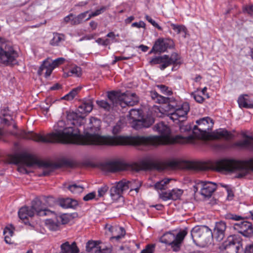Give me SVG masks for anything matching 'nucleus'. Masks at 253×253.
Wrapping results in <instances>:
<instances>
[{
  "mask_svg": "<svg viewBox=\"0 0 253 253\" xmlns=\"http://www.w3.org/2000/svg\"><path fill=\"white\" fill-rule=\"evenodd\" d=\"M65 61L64 58H58L55 59L52 62L50 63V65L53 68H55L56 67L58 66L59 65L62 64L64 61Z\"/></svg>",
  "mask_w": 253,
  "mask_h": 253,
  "instance_id": "49530a36",
  "label": "nucleus"
},
{
  "mask_svg": "<svg viewBox=\"0 0 253 253\" xmlns=\"http://www.w3.org/2000/svg\"><path fill=\"white\" fill-rule=\"evenodd\" d=\"M159 198L163 201H167L171 200V197L170 190L167 191L163 190L162 191H158Z\"/></svg>",
  "mask_w": 253,
  "mask_h": 253,
  "instance_id": "e433bc0d",
  "label": "nucleus"
},
{
  "mask_svg": "<svg viewBox=\"0 0 253 253\" xmlns=\"http://www.w3.org/2000/svg\"><path fill=\"white\" fill-rule=\"evenodd\" d=\"M53 129V132L48 133L46 136L25 131H22L20 135L24 139H32L38 142L76 144L77 133L79 130L67 126L64 121H59L54 126Z\"/></svg>",
  "mask_w": 253,
  "mask_h": 253,
  "instance_id": "f03ea898",
  "label": "nucleus"
},
{
  "mask_svg": "<svg viewBox=\"0 0 253 253\" xmlns=\"http://www.w3.org/2000/svg\"><path fill=\"white\" fill-rule=\"evenodd\" d=\"M105 228L112 234V236L110 238V240L112 242L115 241L119 242L126 235V230L122 227L106 224Z\"/></svg>",
  "mask_w": 253,
  "mask_h": 253,
  "instance_id": "6ab92c4d",
  "label": "nucleus"
},
{
  "mask_svg": "<svg viewBox=\"0 0 253 253\" xmlns=\"http://www.w3.org/2000/svg\"><path fill=\"white\" fill-rule=\"evenodd\" d=\"M101 169L109 172L121 171L139 172L141 170L182 169L194 172L214 171L218 172L227 171L239 172L245 174L244 171L250 169L253 170V159L246 161L232 159H222L213 163L211 161H190L171 160L162 162L157 160L143 161L139 164L126 163L121 161H112L102 164Z\"/></svg>",
  "mask_w": 253,
  "mask_h": 253,
  "instance_id": "f257e3e1",
  "label": "nucleus"
},
{
  "mask_svg": "<svg viewBox=\"0 0 253 253\" xmlns=\"http://www.w3.org/2000/svg\"><path fill=\"white\" fill-rule=\"evenodd\" d=\"M243 12L248 13L249 16L253 17V5L245 6L243 8Z\"/></svg>",
  "mask_w": 253,
  "mask_h": 253,
  "instance_id": "de8ad7c7",
  "label": "nucleus"
},
{
  "mask_svg": "<svg viewBox=\"0 0 253 253\" xmlns=\"http://www.w3.org/2000/svg\"><path fill=\"white\" fill-rule=\"evenodd\" d=\"M238 103L240 108H253V100L249 98L247 95L240 96L238 98Z\"/></svg>",
  "mask_w": 253,
  "mask_h": 253,
  "instance_id": "a878e982",
  "label": "nucleus"
},
{
  "mask_svg": "<svg viewBox=\"0 0 253 253\" xmlns=\"http://www.w3.org/2000/svg\"><path fill=\"white\" fill-rule=\"evenodd\" d=\"M141 112L138 110L132 109L129 112V116L131 126L136 130L150 127L154 123V119L152 117H141Z\"/></svg>",
  "mask_w": 253,
  "mask_h": 253,
  "instance_id": "ddd939ff",
  "label": "nucleus"
},
{
  "mask_svg": "<svg viewBox=\"0 0 253 253\" xmlns=\"http://www.w3.org/2000/svg\"><path fill=\"white\" fill-rule=\"evenodd\" d=\"M130 182L126 179H123L117 183L115 185L112 186L110 190V196L114 201H117L120 199L123 198L122 194L124 191L128 189Z\"/></svg>",
  "mask_w": 253,
  "mask_h": 253,
  "instance_id": "a211bd4d",
  "label": "nucleus"
},
{
  "mask_svg": "<svg viewBox=\"0 0 253 253\" xmlns=\"http://www.w3.org/2000/svg\"><path fill=\"white\" fill-rule=\"evenodd\" d=\"M68 189L73 193L77 194L82 192L83 191L84 187L77 184H73L69 185Z\"/></svg>",
  "mask_w": 253,
  "mask_h": 253,
  "instance_id": "4c0bfd02",
  "label": "nucleus"
},
{
  "mask_svg": "<svg viewBox=\"0 0 253 253\" xmlns=\"http://www.w3.org/2000/svg\"><path fill=\"white\" fill-rule=\"evenodd\" d=\"M213 136L215 139L224 138L226 139H231L233 135L226 129H219L213 133Z\"/></svg>",
  "mask_w": 253,
  "mask_h": 253,
  "instance_id": "2f4dec72",
  "label": "nucleus"
},
{
  "mask_svg": "<svg viewBox=\"0 0 253 253\" xmlns=\"http://www.w3.org/2000/svg\"><path fill=\"white\" fill-rule=\"evenodd\" d=\"M14 230V227L12 225L6 227L3 230V235L4 236V241L7 244H11L13 243L11 237L13 235Z\"/></svg>",
  "mask_w": 253,
  "mask_h": 253,
  "instance_id": "c756f323",
  "label": "nucleus"
},
{
  "mask_svg": "<svg viewBox=\"0 0 253 253\" xmlns=\"http://www.w3.org/2000/svg\"><path fill=\"white\" fill-rule=\"evenodd\" d=\"M18 52L14 49L9 42L0 43V64L11 65L17 63Z\"/></svg>",
  "mask_w": 253,
  "mask_h": 253,
  "instance_id": "9b49d317",
  "label": "nucleus"
},
{
  "mask_svg": "<svg viewBox=\"0 0 253 253\" xmlns=\"http://www.w3.org/2000/svg\"><path fill=\"white\" fill-rule=\"evenodd\" d=\"M95 253H112V249L109 247H102L100 246Z\"/></svg>",
  "mask_w": 253,
  "mask_h": 253,
  "instance_id": "3c124183",
  "label": "nucleus"
},
{
  "mask_svg": "<svg viewBox=\"0 0 253 253\" xmlns=\"http://www.w3.org/2000/svg\"><path fill=\"white\" fill-rule=\"evenodd\" d=\"M179 55L177 53L173 52L170 56L168 55L156 56L150 60L149 63L151 65L160 64V69L164 70L171 65L179 64Z\"/></svg>",
  "mask_w": 253,
  "mask_h": 253,
  "instance_id": "2eb2a0df",
  "label": "nucleus"
},
{
  "mask_svg": "<svg viewBox=\"0 0 253 253\" xmlns=\"http://www.w3.org/2000/svg\"><path fill=\"white\" fill-rule=\"evenodd\" d=\"M134 19V17L133 16H131L126 18L125 20L126 23H130Z\"/></svg>",
  "mask_w": 253,
  "mask_h": 253,
  "instance_id": "774afa93",
  "label": "nucleus"
},
{
  "mask_svg": "<svg viewBox=\"0 0 253 253\" xmlns=\"http://www.w3.org/2000/svg\"><path fill=\"white\" fill-rule=\"evenodd\" d=\"M191 236L195 243L203 246L211 244L213 239L211 230L206 225L194 227L191 231Z\"/></svg>",
  "mask_w": 253,
  "mask_h": 253,
  "instance_id": "9d476101",
  "label": "nucleus"
},
{
  "mask_svg": "<svg viewBox=\"0 0 253 253\" xmlns=\"http://www.w3.org/2000/svg\"><path fill=\"white\" fill-rule=\"evenodd\" d=\"M201 188L200 193L204 198L211 197L213 193L216 189L217 186L215 183L210 181H201Z\"/></svg>",
  "mask_w": 253,
  "mask_h": 253,
  "instance_id": "412c9836",
  "label": "nucleus"
},
{
  "mask_svg": "<svg viewBox=\"0 0 253 253\" xmlns=\"http://www.w3.org/2000/svg\"><path fill=\"white\" fill-rule=\"evenodd\" d=\"M93 107V100L85 99L79 106L76 112H67V119L75 126H81L85 122V116L92 110Z\"/></svg>",
  "mask_w": 253,
  "mask_h": 253,
  "instance_id": "6e6552de",
  "label": "nucleus"
},
{
  "mask_svg": "<svg viewBox=\"0 0 253 253\" xmlns=\"http://www.w3.org/2000/svg\"><path fill=\"white\" fill-rule=\"evenodd\" d=\"M96 42L99 44L106 46L109 43V40L108 39L103 40L102 38H98L96 40Z\"/></svg>",
  "mask_w": 253,
  "mask_h": 253,
  "instance_id": "864d4df0",
  "label": "nucleus"
},
{
  "mask_svg": "<svg viewBox=\"0 0 253 253\" xmlns=\"http://www.w3.org/2000/svg\"><path fill=\"white\" fill-rule=\"evenodd\" d=\"M65 40V36L63 34L54 33L53 38L50 41V44L52 46H59L60 43Z\"/></svg>",
  "mask_w": 253,
  "mask_h": 253,
  "instance_id": "473e14b6",
  "label": "nucleus"
},
{
  "mask_svg": "<svg viewBox=\"0 0 253 253\" xmlns=\"http://www.w3.org/2000/svg\"><path fill=\"white\" fill-rule=\"evenodd\" d=\"M116 93L118 95L117 97L118 106L122 108H125L126 106H134L139 102L138 97L135 93H130L128 91L121 93L116 91Z\"/></svg>",
  "mask_w": 253,
  "mask_h": 253,
  "instance_id": "dca6fc26",
  "label": "nucleus"
},
{
  "mask_svg": "<svg viewBox=\"0 0 253 253\" xmlns=\"http://www.w3.org/2000/svg\"><path fill=\"white\" fill-rule=\"evenodd\" d=\"M108 7L107 6H102L99 9L96 10L95 11L91 12L88 15V17L85 19V20H88L91 17L96 16L101 14L102 12L105 11Z\"/></svg>",
  "mask_w": 253,
  "mask_h": 253,
  "instance_id": "ea45409f",
  "label": "nucleus"
},
{
  "mask_svg": "<svg viewBox=\"0 0 253 253\" xmlns=\"http://www.w3.org/2000/svg\"><path fill=\"white\" fill-rule=\"evenodd\" d=\"M101 121L91 117L87 126L84 129V134L77 133L76 144L82 145H127V136H101L98 134L101 126Z\"/></svg>",
  "mask_w": 253,
  "mask_h": 253,
  "instance_id": "7ed1b4c3",
  "label": "nucleus"
},
{
  "mask_svg": "<svg viewBox=\"0 0 253 253\" xmlns=\"http://www.w3.org/2000/svg\"><path fill=\"white\" fill-rule=\"evenodd\" d=\"M173 180L174 179L172 178H166L159 180L156 182L154 184V188L158 191H159V190L160 191L165 190L167 188V184L169 183L170 181Z\"/></svg>",
  "mask_w": 253,
  "mask_h": 253,
  "instance_id": "7c9ffc66",
  "label": "nucleus"
},
{
  "mask_svg": "<svg viewBox=\"0 0 253 253\" xmlns=\"http://www.w3.org/2000/svg\"><path fill=\"white\" fill-rule=\"evenodd\" d=\"M153 207H155L157 210H162L164 208V206L162 204H157L156 205L152 206Z\"/></svg>",
  "mask_w": 253,
  "mask_h": 253,
  "instance_id": "338daca9",
  "label": "nucleus"
},
{
  "mask_svg": "<svg viewBox=\"0 0 253 253\" xmlns=\"http://www.w3.org/2000/svg\"><path fill=\"white\" fill-rule=\"evenodd\" d=\"M145 23L143 21H139V22H134L132 24L131 26L132 27H137L138 28H142L145 27Z\"/></svg>",
  "mask_w": 253,
  "mask_h": 253,
  "instance_id": "4d7b16f0",
  "label": "nucleus"
},
{
  "mask_svg": "<svg viewBox=\"0 0 253 253\" xmlns=\"http://www.w3.org/2000/svg\"><path fill=\"white\" fill-rule=\"evenodd\" d=\"M38 6L36 5L30 6L27 9L23 11L24 14V18L26 20L29 21L33 19L37 15Z\"/></svg>",
  "mask_w": 253,
  "mask_h": 253,
  "instance_id": "393cba45",
  "label": "nucleus"
},
{
  "mask_svg": "<svg viewBox=\"0 0 253 253\" xmlns=\"http://www.w3.org/2000/svg\"><path fill=\"white\" fill-rule=\"evenodd\" d=\"M88 12V11H86L79 14L77 16H75V17L72 18V19L71 20V24L78 25L84 21H86L85 19Z\"/></svg>",
  "mask_w": 253,
  "mask_h": 253,
  "instance_id": "72a5a7b5",
  "label": "nucleus"
},
{
  "mask_svg": "<svg viewBox=\"0 0 253 253\" xmlns=\"http://www.w3.org/2000/svg\"><path fill=\"white\" fill-rule=\"evenodd\" d=\"M101 242L100 241H88L85 246L86 251L88 253H95L98 250Z\"/></svg>",
  "mask_w": 253,
  "mask_h": 253,
  "instance_id": "c85d7f7f",
  "label": "nucleus"
},
{
  "mask_svg": "<svg viewBox=\"0 0 253 253\" xmlns=\"http://www.w3.org/2000/svg\"><path fill=\"white\" fill-rule=\"evenodd\" d=\"M222 187H224L227 193V199L229 201L232 200L234 197V193L233 190V187L230 185H227L223 183H219Z\"/></svg>",
  "mask_w": 253,
  "mask_h": 253,
  "instance_id": "c9c22d12",
  "label": "nucleus"
},
{
  "mask_svg": "<svg viewBox=\"0 0 253 253\" xmlns=\"http://www.w3.org/2000/svg\"><path fill=\"white\" fill-rule=\"evenodd\" d=\"M82 74L81 68L79 67L76 66L73 68L70 72L69 73L68 76L74 75L76 77H80Z\"/></svg>",
  "mask_w": 253,
  "mask_h": 253,
  "instance_id": "a18cd8bd",
  "label": "nucleus"
},
{
  "mask_svg": "<svg viewBox=\"0 0 253 253\" xmlns=\"http://www.w3.org/2000/svg\"><path fill=\"white\" fill-rule=\"evenodd\" d=\"M150 95L153 100L158 103L164 105L165 111H169L174 110V112L170 114V119L173 122H183L187 118V115L189 111L190 107L187 102L182 103L178 107L175 99L173 97H166L159 95L156 91L150 92Z\"/></svg>",
  "mask_w": 253,
  "mask_h": 253,
  "instance_id": "423d86ee",
  "label": "nucleus"
},
{
  "mask_svg": "<svg viewBox=\"0 0 253 253\" xmlns=\"http://www.w3.org/2000/svg\"><path fill=\"white\" fill-rule=\"evenodd\" d=\"M109 187L106 185H103L98 189V197H103L108 192Z\"/></svg>",
  "mask_w": 253,
  "mask_h": 253,
  "instance_id": "79ce46f5",
  "label": "nucleus"
},
{
  "mask_svg": "<svg viewBox=\"0 0 253 253\" xmlns=\"http://www.w3.org/2000/svg\"><path fill=\"white\" fill-rule=\"evenodd\" d=\"M171 43L172 41L169 39L159 38L155 41L150 53L165 52L168 48L170 47Z\"/></svg>",
  "mask_w": 253,
  "mask_h": 253,
  "instance_id": "aec40b11",
  "label": "nucleus"
},
{
  "mask_svg": "<svg viewBox=\"0 0 253 253\" xmlns=\"http://www.w3.org/2000/svg\"><path fill=\"white\" fill-rule=\"evenodd\" d=\"M11 163L17 165L18 172L27 174L31 171L28 170V168H38L44 170L42 174H48L53 170L61 167H72L73 162L68 159H63L57 163L40 160L33 155L20 153L11 156Z\"/></svg>",
  "mask_w": 253,
  "mask_h": 253,
  "instance_id": "20e7f679",
  "label": "nucleus"
},
{
  "mask_svg": "<svg viewBox=\"0 0 253 253\" xmlns=\"http://www.w3.org/2000/svg\"><path fill=\"white\" fill-rule=\"evenodd\" d=\"M244 253H253V243L246 246Z\"/></svg>",
  "mask_w": 253,
  "mask_h": 253,
  "instance_id": "6e6d98bb",
  "label": "nucleus"
},
{
  "mask_svg": "<svg viewBox=\"0 0 253 253\" xmlns=\"http://www.w3.org/2000/svg\"><path fill=\"white\" fill-rule=\"evenodd\" d=\"M155 131H158L161 135L144 136L135 135L127 136V145H159L168 144L179 142V136L171 137L170 135L169 127L163 122L157 124L153 127Z\"/></svg>",
  "mask_w": 253,
  "mask_h": 253,
  "instance_id": "39448f33",
  "label": "nucleus"
},
{
  "mask_svg": "<svg viewBox=\"0 0 253 253\" xmlns=\"http://www.w3.org/2000/svg\"><path fill=\"white\" fill-rule=\"evenodd\" d=\"M118 95L116 91L107 92L108 100H97L96 104L99 108L107 112H110L113 110L114 107L118 106L117 97Z\"/></svg>",
  "mask_w": 253,
  "mask_h": 253,
  "instance_id": "f3484780",
  "label": "nucleus"
},
{
  "mask_svg": "<svg viewBox=\"0 0 253 253\" xmlns=\"http://www.w3.org/2000/svg\"><path fill=\"white\" fill-rule=\"evenodd\" d=\"M243 136L247 139L236 142L235 143V145L240 147H247L250 146L253 149V143L252 142L253 140V137L246 134H243Z\"/></svg>",
  "mask_w": 253,
  "mask_h": 253,
  "instance_id": "bb28decb",
  "label": "nucleus"
},
{
  "mask_svg": "<svg viewBox=\"0 0 253 253\" xmlns=\"http://www.w3.org/2000/svg\"><path fill=\"white\" fill-rule=\"evenodd\" d=\"M171 200L176 201L177 200L180 199L181 196H182L183 191L182 189H178V188H174L171 190H170Z\"/></svg>",
  "mask_w": 253,
  "mask_h": 253,
  "instance_id": "f704fd0d",
  "label": "nucleus"
},
{
  "mask_svg": "<svg viewBox=\"0 0 253 253\" xmlns=\"http://www.w3.org/2000/svg\"><path fill=\"white\" fill-rule=\"evenodd\" d=\"M156 86L160 89L161 91L168 95H170L172 94V91L169 90L168 87L164 84H158Z\"/></svg>",
  "mask_w": 253,
  "mask_h": 253,
  "instance_id": "c03bdc74",
  "label": "nucleus"
},
{
  "mask_svg": "<svg viewBox=\"0 0 253 253\" xmlns=\"http://www.w3.org/2000/svg\"><path fill=\"white\" fill-rule=\"evenodd\" d=\"M62 99L66 100H71L73 99L72 95L70 94L69 92L68 94L64 96L62 98Z\"/></svg>",
  "mask_w": 253,
  "mask_h": 253,
  "instance_id": "680f3d73",
  "label": "nucleus"
},
{
  "mask_svg": "<svg viewBox=\"0 0 253 253\" xmlns=\"http://www.w3.org/2000/svg\"><path fill=\"white\" fill-rule=\"evenodd\" d=\"M61 87V85L59 84H56L51 87H50V89L52 90H57L59 89Z\"/></svg>",
  "mask_w": 253,
  "mask_h": 253,
  "instance_id": "0e129e2a",
  "label": "nucleus"
},
{
  "mask_svg": "<svg viewBox=\"0 0 253 253\" xmlns=\"http://www.w3.org/2000/svg\"><path fill=\"white\" fill-rule=\"evenodd\" d=\"M45 101L46 102V106L43 105L42 108L44 111H45L47 113L48 111L49 108V106L48 105L49 103H50V100L49 99H47L45 100Z\"/></svg>",
  "mask_w": 253,
  "mask_h": 253,
  "instance_id": "052dcab7",
  "label": "nucleus"
},
{
  "mask_svg": "<svg viewBox=\"0 0 253 253\" xmlns=\"http://www.w3.org/2000/svg\"><path fill=\"white\" fill-rule=\"evenodd\" d=\"M226 224L225 222L220 221L215 223L213 231L212 232L213 238L217 242H221L225 237Z\"/></svg>",
  "mask_w": 253,
  "mask_h": 253,
  "instance_id": "4be33fe9",
  "label": "nucleus"
},
{
  "mask_svg": "<svg viewBox=\"0 0 253 253\" xmlns=\"http://www.w3.org/2000/svg\"><path fill=\"white\" fill-rule=\"evenodd\" d=\"M95 196L96 192L95 191L91 192L85 195L83 198V200L84 201H88L89 200L94 199Z\"/></svg>",
  "mask_w": 253,
  "mask_h": 253,
  "instance_id": "603ef678",
  "label": "nucleus"
},
{
  "mask_svg": "<svg viewBox=\"0 0 253 253\" xmlns=\"http://www.w3.org/2000/svg\"><path fill=\"white\" fill-rule=\"evenodd\" d=\"M155 251V244H149L146 245L140 253H154Z\"/></svg>",
  "mask_w": 253,
  "mask_h": 253,
  "instance_id": "a19ab883",
  "label": "nucleus"
},
{
  "mask_svg": "<svg viewBox=\"0 0 253 253\" xmlns=\"http://www.w3.org/2000/svg\"><path fill=\"white\" fill-rule=\"evenodd\" d=\"M59 204L65 209H75L78 206V202L77 200L71 198H61L59 200Z\"/></svg>",
  "mask_w": 253,
  "mask_h": 253,
  "instance_id": "b1692460",
  "label": "nucleus"
},
{
  "mask_svg": "<svg viewBox=\"0 0 253 253\" xmlns=\"http://www.w3.org/2000/svg\"><path fill=\"white\" fill-rule=\"evenodd\" d=\"M121 126L119 125H116L113 127V128L112 129V132L114 134H117L121 131Z\"/></svg>",
  "mask_w": 253,
  "mask_h": 253,
  "instance_id": "13d9d810",
  "label": "nucleus"
},
{
  "mask_svg": "<svg viewBox=\"0 0 253 253\" xmlns=\"http://www.w3.org/2000/svg\"><path fill=\"white\" fill-rule=\"evenodd\" d=\"M81 89L82 87L78 86L76 88H73L71 91H70V94L72 95L73 98L77 95Z\"/></svg>",
  "mask_w": 253,
  "mask_h": 253,
  "instance_id": "5fc2aeb1",
  "label": "nucleus"
},
{
  "mask_svg": "<svg viewBox=\"0 0 253 253\" xmlns=\"http://www.w3.org/2000/svg\"><path fill=\"white\" fill-rule=\"evenodd\" d=\"M187 233V228L180 231L176 235L170 232L167 233L161 238L160 241L170 246L173 251L177 252L180 250L181 245Z\"/></svg>",
  "mask_w": 253,
  "mask_h": 253,
  "instance_id": "f8f14e48",
  "label": "nucleus"
},
{
  "mask_svg": "<svg viewBox=\"0 0 253 253\" xmlns=\"http://www.w3.org/2000/svg\"><path fill=\"white\" fill-rule=\"evenodd\" d=\"M74 17H75L74 15L72 13H71V14H69V15L66 16L64 18V21L65 23H68L69 22L71 23V20Z\"/></svg>",
  "mask_w": 253,
  "mask_h": 253,
  "instance_id": "bf43d9fd",
  "label": "nucleus"
},
{
  "mask_svg": "<svg viewBox=\"0 0 253 253\" xmlns=\"http://www.w3.org/2000/svg\"><path fill=\"white\" fill-rule=\"evenodd\" d=\"M171 27L177 34H180V33L183 32L185 35L187 33V29L184 26L171 24Z\"/></svg>",
  "mask_w": 253,
  "mask_h": 253,
  "instance_id": "58836bf2",
  "label": "nucleus"
},
{
  "mask_svg": "<svg viewBox=\"0 0 253 253\" xmlns=\"http://www.w3.org/2000/svg\"><path fill=\"white\" fill-rule=\"evenodd\" d=\"M89 26L92 30H95L98 26V24L94 21H91L89 23Z\"/></svg>",
  "mask_w": 253,
  "mask_h": 253,
  "instance_id": "e2e57ef3",
  "label": "nucleus"
},
{
  "mask_svg": "<svg viewBox=\"0 0 253 253\" xmlns=\"http://www.w3.org/2000/svg\"><path fill=\"white\" fill-rule=\"evenodd\" d=\"M53 213L47 209L46 206L42 204L38 198L34 199L30 207L25 206L20 208L18 211V216L21 219H25L28 217H33L35 214L38 216H43L51 215Z\"/></svg>",
  "mask_w": 253,
  "mask_h": 253,
  "instance_id": "0eeeda50",
  "label": "nucleus"
},
{
  "mask_svg": "<svg viewBox=\"0 0 253 253\" xmlns=\"http://www.w3.org/2000/svg\"><path fill=\"white\" fill-rule=\"evenodd\" d=\"M46 224L48 225L49 228L51 230L56 231L59 228V223L54 222L53 220H48Z\"/></svg>",
  "mask_w": 253,
  "mask_h": 253,
  "instance_id": "37998d69",
  "label": "nucleus"
},
{
  "mask_svg": "<svg viewBox=\"0 0 253 253\" xmlns=\"http://www.w3.org/2000/svg\"><path fill=\"white\" fill-rule=\"evenodd\" d=\"M198 126H194L193 132L195 136L198 138H204L208 131L211 129L213 121L209 117H204L196 121Z\"/></svg>",
  "mask_w": 253,
  "mask_h": 253,
  "instance_id": "4468645a",
  "label": "nucleus"
},
{
  "mask_svg": "<svg viewBox=\"0 0 253 253\" xmlns=\"http://www.w3.org/2000/svg\"><path fill=\"white\" fill-rule=\"evenodd\" d=\"M191 95L198 103H202L204 100V98L201 95L199 94L198 92H192Z\"/></svg>",
  "mask_w": 253,
  "mask_h": 253,
  "instance_id": "09e8293b",
  "label": "nucleus"
},
{
  "mask_svg": "<svg viewBox=\"0 0 253 253\" xmlns=\"http://www.w3.org/2000/svg\"><path fill=\"white\" fill-rule=\"evenodd\" d=\"M232 246H235L237 253H238L240 249L242 248L240 242H238L236 238H234L233 236H229L219 247V249L223 251Z\"/></svg>",
  "mask_w": 253,
  "mask_h": 253,
  "instance_id": "5701e85b",
  "label": "nucleus"
},
{
  "mask_svg": "<svg viewBox=\"0 0 253 253\" xmlns=\"http://www.w3.org/2000/svg\"><path fill=\"white\" fill-rule=\"evenodd\" d=\"M225 218L237 221L233 224L235 231L247 238L253 237V225L252 223L246 220L247 216L243 217L236 214L227 213L225 215Z\"/></svg>",
  "mask_w": 253,
  "mask_h": 253,
  "instance_id": "1a4fd4ad",
  "label": "nucleus"
},
{
  "mask_svg": "<svg viewBox=\"0 0 253 253\" xmlns=\"http://www.w3.org/2000/svg\"><path fill=\"white\" fill-rule=\"evenodd\" d=\"M139 48L142 51L146 52L148 50L149 47L147 46L141 44L139 46Z\"/></svg>",
  "mask_w": 253,
  "mask_h": 253,
  "instance_id": "69168bd1",
  "label": "nucleus"
},
{
  "mask_svg": "<svg viewBox=\"0 0 253 253\" xmlns=\"http://www.w3.org/2000/svg\"><path fill=\"white\" fill-rule=\"evenodd\" d=\"M53 68L50 65V63L47 61H44L43 64L41 66L39 70L38 73L40 75L42 74V72L45 71V77L47 78L51 75Z\"/></svg>",
  "mask_w": 253,
  "mask_h": 253,
  "instance_id": "cd10ccee",
  "label": "nucleus"
},
{
  "mask_svg": "<svg viewBox=\"0 0 253 253\" xmlns=\"http://www.w3.org/2000/svg\"><path fill=\"white\" fill-rule=\"evenodd\" d=\"M146 19L150 22L153 26L157 28L159 30H162V28L160 27L151 17L148 15H145Z\"/></svg>",
  "mask_w": 253,
  "mask_h": 253,
  "instance_id": "8fccbe9b",
  "label": "nucleus"
}]
</instances>
